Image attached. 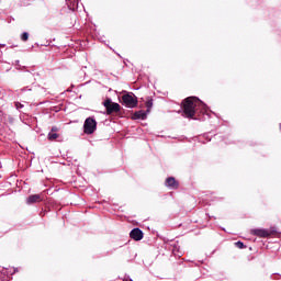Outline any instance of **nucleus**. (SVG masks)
<instances>
[{
  "label": "nucleus",
  "mask_w": 281,
  "mask_h": 281,
  "mask_svg": "<svg viewBox=\"0 0 281 281\" xmlns=\"http://www.w3.org/2000/svg\"><path fill=\"white\" fill-rule=\"evenodd\" d=\"M58 137H60V134L55 133V132H49L47 135L48 142H56V139H58Z\"/></svg>",
  "instance_id": "nucleus-12"
},
{
  "label": "nucleus",
  "mask_w": 281,
  "mask_h": 281,
  "mask_svg": "<svg viewBox=\"0 0 281 281\" xmlns=\"http://www.w3.org/2000/svg\"><path fill=\"white\" fill-rule=\"evenodd\" d=\"M201 104V99L196 97H188L181 103V109L184 117L194 120L196 115V106Z\"/></svg>",
  "instance_id": "nucleus-1"
},
{
  "label": "nucleus",
  "mask_w": 281,
  "mask_h": 281,
  "mask_svg": "<svg viewBox=\"0 0 281 281\" xmlns=\"http://www.w3.org/2000/svg\"><path fill=\"white\" fill-rule=\"evenodd\" d=\"M98 41H100L101 43H105L106 44V42L104 41V37H98Z\"/></svg>",
  "instance_id": "nucleus-18"
},
{
  "label": "nucleus",
  "mask_w": 281,
  "mask_h": 281,
  "mask_svg": "<svg viewBox=\"0 0 281 281\" xmlns=\"http://www.w3.org/2000/svg\"><path fill=\"white\" fill-rule=\"evenodd\" d=\"M166 188L170 190H179V181L175 177H169L165 180Z\"/></svg>",
  "instance_id": "nucleus-6"
},
{
  "label": "nucleus",
  "mask_w": 281,
  "mask_h": 281,
  "mask_svg": "<svg viewBox=\"0 0 281 281\" xmlns=\"http://www.w3.org/2000/svg\"><path fill=\"white\" fill-rule=\"evenodd\" d=\"M103 106L105 108L106 115H113V113H120L122 111V105L113 102L111 98L103 101Z\"/></svg>",
  "instance_id": "nucleus-4"
},
{
  "label": "nucleus",
  "mask_w": 281,
  "mask_h": 281,
  "mask_svg": "<svg viewBox=\"0 0 281 281\" xmlns=\"http://www.w3.org/2000/svg\"><path fill=\"white\" fill-rule=\"evenodd\" d=\"M94 131H98V122L95 117L89 116L83 123V133L86 135H93Z\"/></svg>",
  "instance_id": "nucleus-3"
},
{
  "label": "nucleus",
  "mask_w": 281,
  "mask_h": 281,
  "mask_svg": "<svg viewBox=\"0 0 281 281\" xmlns=\"http://www.w3.org/2000/svg\"><path fill=\"white\" fill-rule=\"evenodd\" d=\"M95 33H91V36H93Z\"/></svg>",
  "instance_id": "nucleus-21"
},
{
  "label": "nucleus",
  "mask_w": 281,
  "mask_h": 281,
  "mask_svg": "<svg viewBox=\"0 0 281 281\" xmlns=\"http://www.w3.org/2000/svg\"><path fill=\"white\" fill-rule=\"evenodd\" d=\"M235 247H237V249H245L247 246H245L243 241H236Z\"/></svg>",
  "instance_id": "nucleus-14"
},
{
  "label": "nucleus",
  "mask_w": 281,
  "mask_h": 281,
  "mask_svg": "<svg viewBox=\"0 0 281 281\" xmlns=\"http://www.w3.org/2000/svg\"><path fill=\"white\" fill-rule=\"evenodd\" d=\"M15 106L16 109H23V104H21L20 102H15Z\"/></svg>",
  "instance_id": "nucleus-16"
},
{
  "label": "nucleus",
  "mask_w": 281,
  "mask_h": 281,
  "mask_svg": "<svg viewBox=\"0 0 281 281\" xmlns=\"http://www.w3.org/2000/svg\"><path fill=\"white\" fill-rule=\"evenodd\" d=\"M254 236H258V238H269V236H273L276 234L274 231H269L265 228H255L251 231Z\"/></svg>",
  "instance_id": "nucleus-5"
},
{
  "label": "nucleus",
  "mask_w": 281,
  "mask_h": 281,
  "mask_svg": "<svg viewBox=\"0 0 281 281\" xmlns=\"http://www.w3.org/2000/svg\"><path fill=\"white\" fill-rule=\"evenodd\" d=\"M130 238H132V240L139 241L144 238V232L139 228H133L130 233Z\"/></svg>",
  "instance_id": "nucleus-8"
},
{
  "label": "nucleus",
  "mask_w": 281,
  "mask_h": 281,
  "mask_svg": "<svg viewBox=\"0 0 281 281\" xmlns=\"http://www.w3.org/2000/svg\"><path fill=\"white\" fill-rule=\"evenodd\" d=\"M75 42V44H71L72 46H75L77 49H85L87 47V41L85 40H80L78 37H75V40H72Z\"/></svg>",
  "instance_id": "nucleus-10"
},
{
  "label": "nucleus",
  "mask_w": 281,
  "mask_h": 281,
  "mask_svg": "<svg viewBox=\"0 0 281 281\" xmlns=\"http://www.w3.org/2000/svg\"><path fill=\"white\" fill-rule=\"evenodd\" d=\"M37 47H49L52 45V41L47 40V37L42 36L37 42H36Z\"/></svg>",
  "instance_id": "nucleus-11"
},
{
  "label": "nucleus",
  "mask_w": 281,
  "mask_h": 281,
  "mask_svg": "<svg viewBox=\"0 0 281 281\" xmlns=\"http://www.w3.org/2000/svg\"><path fill=\"white\" fill-rule=\"evenodd\" d=\"M0 47H5V44H3L2 42H0Z\"/></svg>",
  "instance_id": "nucleus-20"
},
{
  "label": "nucleus",
  "mask_w": 281,
  "mask_h": 281,
  "mask_svg": "<svg viewBox=\"0 0 281 281\" xmlns=\"http://www.w3.org/2000/svg\"><path fill=\"white\" fill-rule=\"evenodd\" d=\"M21 36H30V34H27V32H24L21 34Z\"/></svg>",
  "instance_id": "nucleus-19"
},
{
  "label": "nucleus",
  "mask_w": 281,
  "mask_h": 281,
  "mask_svg": "<svg viewBox=\"0 0 281 281\" xmlns=\"http://www.w3.org/2000/svg\"><path fill=\"white\" fill-rule=\"evenodd\" d=\"M43 202V194H32L26 198V205H34V203Z\"/></svg>",
  "instance_id": "nucleus-7"
},
{
  "label": "nucleus",
  "mask_w": 281,
  "mask_h": 281,
  "mask_svg": "<svg viewBox=\"0 0 281 281\" xmlns=\"http://www.w3.org/2000/svg\"><path fill=\"white\" fill-rule=\"evenodd\" d=\"M146 117H148V112L147 110H140V111H136L133 116L132 120H146Z\"/></svg>",
  "instance_id": "nucleus-9"
},
{
  "label": "nucleus",
  "mask_w": 281,
  "mask_h": 281,
  "mask_svg": "<svg viewBox=\"0 0 281 281\" xmlns=\"http://www.w3.org/2000/svg\"><path fill=\"white\" fill-rule=\"evenodd\" d=\"M50 133H58V127L53 126L52 130H50Z\"/></svg>",
  "instance_id": "nucleus-15"
},
{
  "label": "nucleus",
  "mask_w": 281,
  "mask_h": 281,
  "mask_svg": "<svg viewBox=\"0 0 281 281\" xmlns=\"http://www.w3.org/2000/svg\"><path fill=\"white\" fill-rule=\"evenodd\" d=\"M145 104L147 108V113H150V110L153 109V98L148 97Z\"/></svg>",
  "instance_id": "nucleus-13"
},
{
  "label": "nucleus",
  "mask_w": 281,
  "mask_h": 281,
  "mask_svg": "<svg viewBox=\"0 0 281 281\" xmlns=\"http://www.w3.org/2000/svg\"><path fill=\"white\" fill-rule=\"evenodd\" d=\"M138 102L139 101L137 100V97L133 92H125L122 95L121 103L123 104V106H126L127 109H135V108H137Z\"/></svg>",
  "instance_id": "nucleus-2"
},
{
  "label": "nucleus",
  "mask_w": 281,
  "mask_h": 281,
  "mask_svg": "<svg viewBox=\"0 0 281 281\" xmlns=\"http://www.w3.org/2000/svg\"><path fill=\"white\" fill-rule=\"evenodd\" d=\"M27 38H30L29 36H22L21 41H23V43L27 42Z\"/></svg>",
  "instance_id": "nucleus-17"
}]
</instances>
